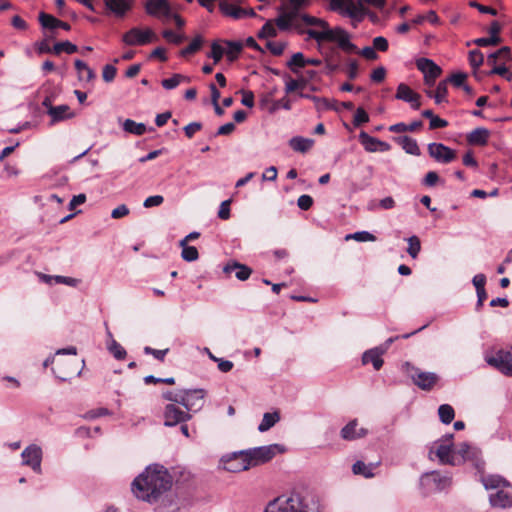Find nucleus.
<instances>
[{
  "instance_id": "obj_1",
  "label": "nucleus",
  "mask_w": 512,
  "mask_h": 512,
  "mask_svg": "<svg viewBox=\"0 0 512 512\" xmlns=\"http://www.w3.org/2000/svg\"><path fill=\"white\" fill-rule=\"evenodd\" d=\"M172 477L161 465L148 466L144 472L137 476L131 485V490L139 500L156 504L167 501L173 503L171 497Z\"/></svg>"
},
{
  "instance_id": "obj_2",
  "label": "nucleus",
  "mask_w": 512,
  "mask_h": 512,
  "mask_svg": "<svg viewBox=\"0 0 512 512\" xmlns=\"http://www.w3.org/2000/svg\"><path fill=\"white\" fill-rule=\"evenodd\" d=\"M263 512H320V508L313 496L291 492L269 501Z\"/></svg>"
},
{
  "instance_id": "obj_3",
  "label": "nucleus",
  "mask_w": 512,
  "mask_h": 512,
  "mask_svg": "<svg viewBox=\"0 0 512 512\" xmlns=\"http://www.w3.org/2000/svg\"><path fill=\"white\" fill-rule=\"evenodd\" d=\"M306 34L309 38L316 40L318 43L324 41L336 42L343 51L351 53L356 52L357 47L350 41V35L341 27L329 28L325 31H317V29H307Z\"/></svg>"
},
{
  "instance_id": "obj_4",
  "label": "nucleus",
  "mask_w": 512,
  "mask_h": 512,
  "mask_svg": "<svg viewBox=\"0 0 512 512\" xmlns=\"http://www.w3.org/2000/svg\"><path fill=\"white\" fill-rule=\"evenodd\" d=\"M453 437L454 435L449 433L434 441L429 448L430 459H433V455H435L441 464H458L453 444Z\"/></svg>"
},
{
  "instance_id": "obj_5",
  "label": "nucleus",
  "mask_w": 512,
  "mask_h": 512,
  "mask_svg": "<svg viewBox=\"0 0 512 512\" xmlns=\"http://www.w3.org/2000/svg\"><path fill=\"white\" fill-rule=\"evenodd\" d=\"M484 359L489 366L505 376L512 377V346L486 352Z\"/></svg>"
},
{
  "instance_id": "obj_6",
  "label": "nucleus",
  "mask_w": 512,
  "mask_h": 512,
  "mask_svg": "<svg viewBox=\"0 0 512 512\" xmlns=\"http://www.w3.org/2000/svg\"><path fill=\"white\" fill-rule=\"evenodd\" d=\"M290 8L280 12L275 23L280 30L299 29V9L309 5V0H288Z\"/></svg>"
},
{
  "instance_id": "obj_7",
  "label": "nucleus",
  "mask_w": 512,
  "mask_h": 512,
  "mask_svg": "<svg viewBox=\"0 0 512 512\" xmlns=\"http://www.w3.org/2000/svg\"><path fill=\"white\" fill-rule=\"evenodd\" d=\"M158 40L151 28L133 27L122 35V42L128 46H144Z\"/></svg>"
},
{
  "instance_id": "obj_8",
  "label": "nucleus",
  "mask_w": 512,
  "mask_h": 512,
  "mask_svg": "<svg viewBox=\"0 0 512 512\" xmlns=\"http://www.w3.org/2000/svg\"><path fill=\"white\" fill-rule=\"evenodd\" d=\"M282 451L283 450L278 444L260 446L245 450L252 467L270 461L277 453H281Z\"/></svg>"
},
{
  "instance_id": "obj_9",
  "label": "nucleus",
  "mask_w": 512,
  "mask_h": 512,
  "mask_svg": "<svg viewBox=\"0 0 512 512\" xmlns=\"http://www.w3.org/2000/svg\"><path fill=\"white\" fill-rule=\"evenodd\" d=\"M221 461L224 469L232 473L246 471L252 467L245 450L224 456Z\"/></svg>"
},
{
  "instance_id": "obj_10",
  "label": "nucleus",
  "mask_w": 512,
  "mask_h": 512,
  "mask_svg": "<svg viewBox=\"0 0 512 512\" xmlns=\"http://www.w3.org/2000/svg\"><path fill=\"white\" fill-rule=\"evenodd\" d=\"M205 391L203 389L182 390L180 405L188 413H196L204 406Z\"/></svg>"
},
{
  "instance_id": "obj_11",
  "label": "nucleus",
  "mask_w": 512,
  "mask_h": 512,
  "mask_svg": "<svg viewBox=\"0 0 512 512\" xmlns=\"http://www.w3.org/2000/svg\"><path fill=\"white\" fill-rule=\"evenodd\" d=\"M148 15L167 22L173 15V7L167 0H148L145 4Z\"/></svg>"
},
{
  "instance_id": "obj_12",
  "label": "nucleus",
  "mask_w": 512,
  "mask_h": 512,
  "mask_svg": "<svg viewBox=\"0 0 512 512\" xmlns=\"http://www.w3.org/2000/svg\"><path fill=\"white\" fill-rule=\"evenodd\" d=\"M180 404L169 403L165 406L163 416L165 426H176L177 424L184 423L191 419L192 415L183 410L179 406Z\"/></svg>"
},
{
  "instance_id": "obj_13",
  "label": "nucleus",
  "mask_w": 512,
  "mask_h": 512,
  "mask_svg": "<svg viewBox=\"0 0 512 512\" xmlns=\"http://www.w3.org/2000/svg\"><path fill=\"white\" fill-rule=\"evenodd\" d=\"M52 370L55 376L62 381H67L73 376L80 374L76 359L57 358Z\"/></svg>"
},
{
  "instance_id": "obj_14",
  "label": "nucleus",
  "mask_w": 512,
  "mask_h": 512,
  "mask_svg": "<svg viewBox=\"0 0 512 512\" xmlns=\"http://www.w3.org/2000/svg\"><path fill=\"white\" fill-rule=\"evenodd\" d=\"M450 484V477L437 471L426 473L421 477V485L429 492L444 490Z\"/></svg>"
},
{
  "instance_id": "obj_15",
  "label": "nucleus",
  "mask_w": 512,
  "mask_h": 512,
  "mask_svg": "<svg viewBox=\"0 0 512 512\" xmlns=\"http://www.w3.org/2000/svg\"><path fill=\"white\" fill-rule=\"evenodd\" d=\"M416 67L424 75V84L428 87H432L435 84L436 79L441 75V68L431 59L419 58L416 61Z\"/></svg>"
},
{
  "instance_id": "obj_16",
  "label": "nucleus",
  "mask_w": 512,
  "mask_h": 512,
  "mask_svg": "<svg viewBox=\"0 0 512 512\" xmlns=\"http://www.w3.org/2000/svg\"><path fill=\"white\" fill-rule=\"evenodd\" d=\"M427 150L430 157L439 163L447 164L456 159L455 150L442 143H430L428 144Z\"/></svg>"
},
{
  "instance_id": "obj_17",
  "label": "nucleus",
  "mask_w": 512,
  "mask_h": 512,
  "mask_svg": "<svg viewBox=\"0 0 512 512\" xmlns=\"http://www.w3.org/2000/svg\"><path fill=\"white\" fill-rule=\"evenodd\" d=\"M411 378L413 383L422 390H431L439 380L434 372H425L419 368H411Z\"/></svg>"
},
{
  "instance_id": "obj_18",
  "label": "nucleus",
  "mask_w": 512,
  "mask_h": 512,
  "mask_svg": "<svg viewBox=\"0 0 512 512\" xmlns=\"http://www.w3.org/2000/svg\"><path fill=\"white\" fill-rule=\"evenodd\" d=\"M22 464L31 467L35 472H41L42 449L36 445L31 444L27 446L21 454Z\"/></svg>"
},
{
  "instance_id": "obj_19",
  "label": "nucleus",
  "mask_w": 512,
  "mask_h": 512,
  "mask_svg": "<svg viewBox=\"0 0 512 512\" xmlns=\"http://www.w3.org/2000/svg\"><path fill=\"white\" fill-rule=\"evenodd\" d=\"M359 141L363 148L370 153L381 151L386 152L391 149V145L387 142L381 141L378 138L370 136L365 131L359 133Z\"/></svg>"
},
{
  "instance_id": "obj_20",
  "label": "nucleus",
  "mask_w": 512,
  "mask_h": 512,
  "mask_svg": "<svg viewBox=\"0 0 512 512\" xmlns=\"http://www.w3.org/2000/svg\"><path fill=\"white\" fill-rule=\"evenodd\" d=\"M489 502L492 507L500 509L512 508V489L498 490L489 495Z\"/></svg>"
},
{
  "instance_id": "obj_21",
  "label": "nucleus",
  "mask_w": 512,
  "mask_h": 512,
  "mask_svg": "<svg viewBox=\"0 0 512 512\" xmlns=\"http://www.w3.org/2000/svg\"><path fill=\"white\" fill-rule=\"evenodd\" d=\"M395 97L399 100L405 101L411 104V107L415 110L420 108V95L414 92L409 86L406 84H399L397 87V92Z\"/></svg>"
},
{
  "instance_id": "obj_22",
  "label": "nucleus",
  "mask_w": 512,
  "mask_h": 512,
  "mask_svg": "<svg viewBox=\"0 0 512 512\" xmlns=\"http://www.w3.org/2000/svg\"><path fill=\"white\" fill-rule=\"evenodd\" d=\"M223 272L227 273V274L235 272V277L238 280L245 281L251 276L252 269L244 264L239 263V262L231 261V262H228L223 267Z\"/></svg>"
},
{
  "instance_id": "obj_23",
  "label": "nucleus",
  "mask_w": 512,
  "mask_h": 512,
  "mask_svg": "<svg viewBox=\"0 0 512 512\" xmlns=\"http://www.w3.org/2000/svg\"><path fill=\"white\" fill-rule=\"evenodd\" d=\"M220 9L225 15L230 16L234 19H242V18H246V17L255 15V13L252 9H250V10L243 9L235 4H230V3H226V2L220 3Z\"/></svg>"
},
{
  "instance_id": "obj_24",
  "label": "nucleus",
  "mask_w": 512,
  "mask_h": 512,
  "mask_svg": "<svg viewBox=\"0 0 512 512\" xmlns=\"http://www.w3.org/2000/svg\"><path fill=\"white\" fill-rule=\"evenodd\" d=\"M133 0H104L105 6L117 17H123L132 7Z\"/></svg>"
},
{
  "instance_id": "obj_25",
  "label": "nucleus",
  "mask_w": 512,
  "mask_h": 512,
  "mask_svg": "<svg viewBox=\"0 0 512 512\" xmlns=\"http://www.w3.org/2000/svg\"><path fill=\"white\" fill-rule=\"evenodd\" d=\"M385 353V349L380 347L372 348L364 352L362 356V363L364 365L372 363L375 370H379L383 365L382 355Z\"/></svg>"
},
{
  "instance_id": "obj_26",
  "label": "nucleus",
  "mask_w": 512,
  "mask_h": 512,
  "mask_svg": "<svg viewBox=\"0 0 512 512\" xmlns=\"http://www.w3.org/2000/svg\"><path fill=\"white\" fill-rule=\"evenodd\" d=\"M48 114L51 117L52 124L66 119H71L75 116V114L70 111V107L68 105L49 106Z\"/></svg>"
},
{
  "instance_id": "obj_27",
  "label": "nucleus",
  "mask_w": 512,
  "mask_h": 512,
  "mask_svg": "<svg viewBox=\"0 0 512 512\" xmlns=\"http://www.w3.org/2000/svg\"><path fill=\"white\" fill-rule=\"evenodd\" d=\"M299 24L300 28L296 29L300 34L306 33L307 30L302 29V24L308 25V26H316L320 29L318 31H325L329 30V24L320 18L310 16L308 14H299Z\"/></svg>"
},
{
  "instance_id": "obj_28",
  "label": "nucleus",
  "mask_w": 512,
  "mask_h": 512,
  "mask_svg": "<svg viewBox=\"0 0 512 512\" xmlns=\"http://www.w3.org/2000/svg\"><path fill=\"white\" fill-rule=\"evenodd\" d=\"M357 426V420L350 421L342 428L341 437L349 441L364 437L367 434V430L364 428L357 430Z\"/></svg>"
},
{
  "instance_id": "obj_29",
  "label": "nucleus",
  "mask_w": 512,
  "mask_h": 512,
  "mask_svg": "<svg viewBox=\"0 0 512 512\" xmlns=\"http://www.w3.org/2000/svg\"><path fill=\"white\" fill-rule=\"evenodd\" d=\"M489 136L490 132L488 129L479 127L467 135V142L471 145L484 146L487 144Z\"/></svg>"
},
{
  "instance_id": "obj_30",
  "label": "nucleus",
  "mask_w": 512,
  "mask_h": 512,
  "mask_svg": "<svg viewBox=\"0 0 512 512\" xmlns=\"http://www.w3.org/2000/svg\"><path fill=\"white\" fill-rule=\"evenodd\" d=\"M314 145V140L302 136H295L289 140V146L292 150L299 153L308 152Z\"/></svg>"
},
{
  "instance_id": "obj_31",
  "label": "nucleus",
  "mask_w": 512,
  "mask_h": 512,
  "mask_svg": "<svg viewBox=\"0 0 512 512\" xmlns=\"http://www.w3.org/2000/svg\"><path fill=\"white\" fill-rule=\"evenodd\" d=\"M39 21L44 28H48V29L62 28L64 30L70 29V25L68 23L63 22L50 14L40 13Z\"/></svg>"
},
{
  "instance_id": "obj_32",
  "label": "nucleus",
  "mask_w": 512,
  "mask_h": 512,
  "mask_svg": "<svg viewBox=\"0 0 512 512\" xmlns=\"http://www.w3.org/2000/svg\"><path fill=\"white\" fill-rule=\"evenodd\" d=\"M511 59L510 49L507 46H504L497 50L494 53H491L487 57V64L491 66L505 64L507 61Z\"/></svg>"
},
{
  "instance_id": "obj_33",
  "label": "nucleus",
  "mask_w": 512,
  "mask_h": 512,
  "mask_svg": "<svg viewBox=\"0 0 512 512\" xmlns=\"http://www.w3.org/2000/svg\"><path fill=\"white\" fill-rule=\"evenodd\" d=\"M401 145L402 149L411 155L419 156L421 154L417 141L409 136H401L395 139Z\"/></svg>"
},
{
  "instance_id": "obj_34",
  "label": "nucleus",
  "mask_w": 512,
  "mask_h": 512,
  "mask_svg": "<svg viewBox=\"0 0 512 512\" xmlns=\"http://www.w3.org/2000/svg\"><path fill=\"white\" fill-rule=\"evenodd\" d=\"M347 1L348 2H345V6L343 7L342 12L353 19L361 20L364 15L361 1L359 0L358 3H355L353 0Z\"/></svg>"
},
{
  "instance_id": "obj_35",
  "label": "nucleus",
  "mask_w": 512,
  "mask_h": 512,
  "mask_svg": "<svg viewBox=\"0 0 512 512\" xmlns=\"http://www.w3.org/2000/svg\"><path fill=\"white\" fill-rule=\"evenodd\" d=\"M447 93H448V80L440 81L436 87L435 93L427 90L426 94L428 97L434 98L436 104H441L447 101Z\"/></svg>"
},
{
  "instance_id": "obj_36",
  "label": "nucleus",
  "mask_w": 512,
  "mask_h": 512,
  "mask_svg": "<svg viewBox=\"0 0 512 512\" xmlns=\"http://www.w3.org/2000/svg\"><path fill=\"white\" fill-rule=\"evenodd\" d=\"M74 65L78 72V78L80 81L89 82L95 78L94 71L82 60L76 59Z\"/></svg>"
},
{
  "instance_id": "obj_37",
  "label": "nucleus",
  "mask_w": 512,
  "mask_h": 512,
  "mask_svg": "<svg viewBox=\"0 0 512 512\" xmlns=\"http://www.w3.org/2000/svg\"><path fill=\"white\" fill-rule=\"evenodd\" d=\"M280 420V414L278 411H274L271 413H265L263 415L262 421L258 426V430L260 432H266L271 427H273Z\"/></svg>"
},
{
  "instance_id": "obj_38",
  "label": "nucleus",
  "mask_w": 512,
  "mask_h": 512,
  "mask_svg": "<svg viewBox=\"0 0 512 512\" xmlns=\"http://www.w3.org/2000/svg\"><path fill=\"white\" fill-rule=\"evenodd\" d=\"M373 469V464H366L363 461H357L352 466V471L355 475H362L365 478H372L374 476Z\"/></svg>"
},
{
  "instance_id": "obj_39",
  "label": "nucleus",
  "mask_w": 512,
  "mask_h": 512,
  "mask_svg": "<svg viewBox=\"0 0 512 512\" xmlns=\"http://www.w3.org/2000/svg\"><path fill=\"white\" fill-rule=\"evenodd\" d=\"M243 45L239 41H227L226 42V48H225V54L227 56V59L232 62L236 60L242 51Z\"/></svg>"
},
{
  "instance_id": "obj_40",
  "label": "nucleus",
  "mask_w": 512,
  "mask_h": 512,
  "mask_svg": "<svg viewBox=\"0 0 512 512\" xmlns=\"http://www.w3.org/2000/svg\"><path fill=\"white\" fill-rule=\"evenodd\" d=\"M123 129L124 131L141 136L146 132V126L143 123H137L134 120L126 119L123 122Z\"/></svg>"
},
{
  "instance_id": "obj_41",
  "label": "nucleus",
  "mask_w": 512,
  "mask_h": 512,
  "mask_svg": "<svg viewBox=\"0 0 512 512\" xmlns=\"http://www.w3.org/2000/svg\"><path fill=\"white\" fill-rule=\"evenodd\" d=\"M438 415L442 423L450 424L455 417V411L451 405L442 404L438 408Z\"/></svg>"
},
{
  "instance_id": "obj_42",
  "label": "nucleus",
  "mask_w": 512,
  "mask_h": 512,
  "mask_svg": "<svg viewBox=\"0 0 512 512\" xmlns=\"http://www.w3.org/2000/svg\"><path fill=\"white\" fill-rule=\"evenodd\" d=\"M189 78L182 74H174L171 78L163 79L161 85L167 90L176 88L182 82H188Z\"/></svg>"
},
{
  "instance_id": "obj_43",
  "label": "nucleus",
  "mask_w": 512,
  "mask_h": 512,
  "mask_svg": "<svg viewBox=\"0 0 512 512\" xmlns=\"http://www.w3.org/2000/svg\"><path fill=\"white\" fill-rule=\"evenodd\" d=\"M202 44L203 38L202 36L198 35L191 41V43L186 48L180 51V55L182 57H186L188 55L194 54L195 52L201 49Z\"/></svg>"
},
{
  "instance_id": "obj_44",
  "label": "nucleus",
  "mask_w": 512,
  "mask_h": 512,
  "mask_svg": "<svg viewBox=\"0 0 512 512\" xmlns=\"http://www.w3.org/2000/svg\"><path fill=\"white\" fill-rule=\"evenodd\" d=\"M52 51L55 54L66 52L67 54H73L78 51V47L70 41L58 42L53 46Z\"/></svg>"
},
{
  "instance_id": "obj_45",
  "label": "nucleus",
  "mask_w": 512,
  "mask_h": 512,
  "mask_svg": "<svg viewBox=\"0 0 512 512\" xmlns=\"http://www.w3.org/2000/svg\"><path fill=\"white\" fill-rule=\"evenodd\" d=\"M288 66L294 73H298L297 68H302L306 66V58L304 57L303 53L297 52L293 54L288 62Z\"/></svg>"
},
{
  "instance_id": "obj_46",
  "label": "nucleus",
  "mask_w": 512,
  "mask_h": 512,
  "mask_svg": "<svg viewBox=\"0 0 512 512\" xmlns=\"http://www.w3.org/2000/svg\"><path fill=\"white\" fill-rule=\"evenodd\" d=\"M180 246L182 247L181 256L185 261L192 262L198 259L199 253L196 247L187 244Z\"/></svg>"
},
{
  "instance_id": "obj_47",
  "label": "nucleus",
  "mask_w": 512,
  "mask_h": 512,
  "mask_svg": "<svg viewBox=\"0 0 512 512\" xmlns=\"http://www.w3.org/2000/svg\"><path fill=\"white\" fill-rule=\"evenodd\" d=\"M408 241V249H407V252L408 254L413 258L415 259L420 250H421V243H420V240L417 236H411L407 239Z\"/></svg>"
},
{
  "instance_id": "obj_48",
  "label": "nucleus",
  "mask_w": 512,
  "mask_h": 512,
  "mask_svg": "<svg viewBox=\"0 0 512 512\" xmlns=\"http://www.w3.org/2000/svg\"><path fill=\"white\" fill-rule=\"evenodd\" d=\"M108 350L117 360H122L126 356V350L114 339L109 343Z\"/></svg>"
},
{
  "instance_id": "obj_49",
  "label": "nucleus",
  "mask_w": 512,
  "mask_h": 512,
  "mask_svg": "<svg viewBox=\"0 0 512 512\" xmlns=\"http://www.w3.org/2000/svg\"><path fill=\"white\" fill-rule=\"evenodd\" d=\"M425 21H428L431 24L436 25L439 23V17L437 16L435 11L430 10L426 14L418 15L413 19V23L415 24H422Z\"/></svg>"
},
{
  "instance_id": "obj_50",
  "label": "nucleus",
  "mask_w": 512,
  "mask_h": 512,
  "mask_svg": "<svg viewBox=\"0 0 512 512\" xmlns=\"http://www.w3.org/2000/svg\"><path fill=\"white\" fill-rule=\"evenodd\" d=\"M354 239L359 242H373L376 237L368 231H359L346 236V240Z\"/></svg>"
},
{
  "instance_id": "obj_51",
  "label": "nucleus",
  "mask_w": 512,
  "mask_h": 512,
  "mask_svg": "<svg viewBox=\"0 0 512 512\" xmlns=\"http://www.w3.org/2000/svg\"><path fill=\"white\" fill-rule=\"evenodd\" d=\"M368 121H369L368 113L362 107H358L356 109L354 117H353V125L355 127H359L362 124L367 123Z\"/></svg>"
},
{
  "instance_id": "obj_52",
  "label": "nucleus",
  "mask_w": 512,
  "mask_h": 512,
  "mask_svg": "<svg viewBox=\"0 0 512 512\" xmlns=\"http://www.w3.org/2000/svg\"><path fill=\"white\" fill-rule=\"evenodd\" d=\"M225 54V48L222 47L218 42H213L211 44V52L208 57H211L214 60V63H218L223 55Z\"/></svg>"
},
{
  "instance_id": "obj_53",
  "label": "nucleus",
  "mask_w": 512,
  "mask_h": 512,
  "mask_svg": "<svg viewBox=\"0 0 512 512\" xmlns=\"http://www.w3.org/2000/svg\"><path fill=\"white\" fill-rule=\"evenodd\" d=\"M484 62V56L479 50L469 52V63L474 68H479Z\"/></svg>"
},
{
  "instance_id": "obj_54",
  "label": "nucleus",
  "mask_w": 512,
  "mask_h": 512,
  "mask_svg": "<svg viewBox=\"0 0 512 512\" xmlns=\"http://www.w3.org/2000/svg\"><path fill=\"white\" fill-rule=\"evenodd\" d=\"M162 35L167 41L177 45L181 44L186 39L185 35L177 34L172 30H164Z\"/></svg>"
},
{
  "instance_id": "obj_55",
  "label": "nucleus",
  "mask_w": 512,
  "mask_h": 512,
  "mask_svg": "<svg viewBox=\"0 0 512 512\" xmlns=\"http://www.w3.org/2000/svg\"><path fill=\"white\" fill-rule=\"evenodd\" d=\"M497 74L500 76L505 77L508 81L512 79V74L508 71V69L505 67V64H499L492 66V70L488 72V75Z\"/></svg>"
},
{
  "instance_id": "obj_56",
  "label": "nucleus",
  "mask_w": 512,
  "mask_h": 512,
  "mask_svg": "<svg viewBox=\"0 0 512 512\" xmlns=\"http://www.w3.org/2000/svg\"><path fill=\"white\" fill-rule=\"evenodd\" d=\"M467 78L466 73L458 72L452 74L447 80L448 83L453 84L455 87H463Z\"/></svg>"
},
{
  "instance_id": "obj_57",
  "label": "nucleus",
  "mask_w": 512,
  "mask_h": 512,
  "mask_svg": "<svg viewBox=\"0 0 512 512\" xmlns=\"http://www.w3.org/2000/svg\"><path fill=\"white\" fill-rule=\"evenodd\" d=\"M117 73L115 66L107 64L103 67L102 77L105 82H111L114 80Z\"/></svg>"
},
{
  "instance_id": "obj_58",
  "label": "nucleus",
  "mask_w": 512,
  "mask_h": 512,
  "mask_svg": "<svg viewBox=\"0 0 512 512\" xmlns=\"http://www.w3.org/2000/svg\"><path fill=\"white\" fill-rule=\"evenodd\" d=\"M163 398L170 401L171 403L180 404L182 398V390L178 391H166L162 394Z\"/></svg>"
},
{
  "instance_id": "obj_59",
  "label": "nucleus",
  "mask_w": 512,
  "mask_h": 512,
  "mask_svg": "<svg viewBox=\"0 0 512 512\" xmlns=\"http://www.w3.org/2000/svg\"><path fill=\"white\" fill-rule=\"evenodd\" d=\"M277 31L271 21H268L264 24L262 29L259 32V37H274L276 36Z\"/></svg>"
},
{
  "instance_id": "obj_60",
  "label": "nucleus",
  "mask_w": 512,
  "mask_h": 512,
  "mask_svg": "<svg viewBox=\"0 0 512 512\" xmlns=\"http://www.w3.org/2000/svg\"><path fill=\"white\" fill-rule=\"evenodd\" d=\"M500 37H483V38H478L474 41V43L477 45V46H480V47H486V46H490V45H497L499 42H500Z\"/></svg>"
},
{
  "instance_id": "obj_61",
  "label": "nucleus",
  "mask_w": 512,
  "mask_h": 512,
  "mask_svg": "<svg viewBox=\"0 0 512 512\" xmlns=\"http://www.w3.org/2000/svg\"><path fill=\"white\" fill-rule=\"evenodd\" d=\"M297 205L301 210H309L313 205V198L310 195H301L297 200Z\"/></svg>"
},
{
  "instance_id": "obj_62",
  "label": "nucleus",
  "mask_w": 512,
  "mask_h": 512,
  "mask_svg": "<svg viewBox=\"0 0 512 512\" xmlns=\"http://www.w3.org/2000/svg\"><path fill=\"white\" fill-rule=\"evenodd\" d=\"M230 204L231 200H225L220 204L218 217L222 220H227L230 218Z\"/></svg>"
},
{
  "instance_id": "obj_63",
  "label": "nucleus",
  "mask_w": 512,
  "mask_h": 512,
  "mask_svg": "<svg viewBox=\"0 0 512 512\" xmlns=\"http://www.w3.org/2000/svg\"><path fill=\"white\" fill-rule=\"evenodd\" d=\"M202 129V124L200 122H191L184 127L185 135L188 138H192L194 134Z\"/></svg>"
},
{
  "instance_id": "obj_64",
  "label": "nucleus",
  "mask_w": 512,
  "mask_h": 512,
  "mask_svg": "<svg viewBox=\"0 0 512 512\" xmlns=\"http://www.w3.org/2000/svg\"><path fill=\"white\" fill-rule=\"evenodd\" d=\"M386 69L383 66H380L374 69L370 75V78L373 82L380 83L385 79Z\"/></svg>"
}]
</instances>
